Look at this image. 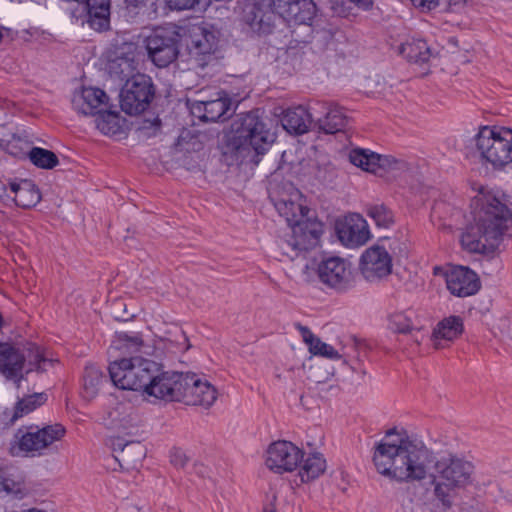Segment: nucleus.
I'll return each instance as SVG.
<instances>
[{
  "instance_id": "obj_26",
  "label": "nucleus",
  "mask_w": 512,
  "mask_h": 512,
  "mask_svg": "<svg viewBox=\"0 0 512 512\" xmlns=\"http://www.w3.org/2000/svg\"><path fill=\"white\" fill-rule=\"evenodd\" d=\"M463 321L459 316H449L440 321L433 331V345L436 349L445 347L443 342H452L463 333Z\"/></svg>"
},
{
  "instance_id": "obj_20",
  "label": "nucleus",
  "mask_w": 512,
  "mask_h": 512,
  "mask_svg": "<svg viewBox=\"0 0 512 512\" xmlns=\"http://www.w3.org/2000/svg\"><path fill=\"white\" fill-rule=\"evenodd\" d=\"M349 160L356 167L372 173H378L380 169L401 170L405 167L402 161L360 148L350 151Z\"/></svg>"
},
{
  "instance_id": "obj_42",
  "label": "nucleus",
  "mask_w": 512,
  "mask_h": 512,
  "mask_svg": "<svg viewBox=\"0 0 512 512\" xmlns=\"http://www.w3.org/2000/svg\"><path fill=\"white\" fill-rule=\"evenodd\" d=\"M309 351L314 355H319L328 359H340V354L329 344L322 342L319 338L314 340Z\"/></svg>"
},
{
  "instance_id": "obj_21",
  "label": "nucleus",
  "mask_w": 512,
  "mask_h": 512,
  "mask_svg": "<svg viewBox=\"0 0 512 512\" xmlns=\"http://www.w3.org/2000/svg\"><path fill=\"white\" fill-rule=\"evenodd\" d=\"M108 100L109 98L103 90L87 87L74 93L72 106L79 114L98 115L108 108Z\"/></svg>"
},
{
  "instance_id": "obj_16",
  "label": "nucleus",
  "mask_w": 512,
  "mask_h": 512,
  "mask_svg": "<svg viewBox=\"0 0 512 512\" xmlns=\"http://www.w3.org/2000/svg\"><path fill=\"white\" fill-rule=\"evenodd\" d=\"M180 402L186 405L210 408L218 398V391L206 379L194 373H185Z\"/></svg>"
},
{
  "instance_id": "obj_19",
  "label": "nucleus",
  "mask_w": 512,
  "mask_h": 512,
  "mask_svg": "<svg viewBox=\"0 0 512 512\" xmlns=\"http://www.w3.org/2000/svg\"><path fill=\"white\" fill-rule=\"evenodd\" d=\"M339 240L346 247L355 248L364 245L370 238L366 220L357 213H351L336 225Z\"/></svg>"
},
{
  "instance_id": "obj_40",
  "label": "nucleus",
  "mask_w": 512,
  "mask_h": 512,
  "mask_svg": "<svg viewBox=\"0 0 512 512\" xmlns=\"http://www.w3.org/2000/svg\"><path fill=\"white\" fill-rule=\"evenodd\" d=\"M367 215L378 227L389 228L394 223L393 212L383 204L368 206Z\"/></svg>"
},
{
  "instance_id": "obj_29",
  "label": "nucleus",
  "mask_w": 512,
  "mask_h": 512,
  "mask_svg": "<svg viewBox=\"0 0 512 512\" xmlns=\"http://www.w3.org/2000/svg\"><path fill=\"white\" fill-rule=\"evenodd\" d=\"M87 23L96 31H105L110 26V0H86Z\"/></svg>"
},
{
  "instance_id": "obj_4",
  "label": "nucleus",
  "mask_w": 512,
  "mask_h": 512,
  "mask_svg": "<svg viewBox=\"0 0 512 512\" xmlns=\"http://www.w3.org/2000/svg\"><path fill=\"white\" fill-rule=\"evenodd\" d=\"M481 161L494 170H503L512 163V129L503 126H482L474 136Z\"/></svg>"
},
{
  "instance_id": "obj_18",
  "label": "nucleus",
  "mask_w": 512,
  "mask_h": 512,
  "mask_svg": "<svg viewBox=\"0 0 512 512\" xmlns=\"http://www.w3.org/2000/svg\"><path fill=\"white\" fill-rule=\"evenodd\" d=\"M443 272L447 289L457 297H467L478 292L479 279L472 270L463 266H453L443 271L439 267L434 268V273Z\"/></svg>"
},
{
  "instance_id": "obj_17",
  "label": "nucleus",
  "mask_w": 512,
  "mask_h": 512,
  "mask_svg": "<svg viewBox=\"0 0 512 512\" xmlns=\"http://www.w3.org/2000/svg\"><path fill=\"white\" fill-rule=\"evenodd\" d=\"M276 12L272 0H244L242 20L258 33H270L274 26Z\"/></svg>"
},
{
  "instance_id": "obj_3",
  "label": "nucleus",
  "mask_w": 512,
  "mask_h": 512,
  "mask_svg": "<svg viewBox=\"0 0 512 512\" xmlns=\"http://www.w3.org/2000/svg\"><path fill=\"white\" fill-rule=\"evenodd\" d=\"M57 363L58 360L50 352L36 343L0 342V373L6 380L12 381L17 389L33 372L46 373Z\"/></svg>"
},
{
  "instance_id": "obj_12",
  "label": "nucleus",
  "mask_w": 512,
  "mask_h": 512,
  "mask_svg": "<svg viewBox=\"0 0 512 512\" xmlns=\"http://www.w3.org/2000/svg\"><path fill=\"white\" fill-rule=\"evenodd\" d=\"M184 376L185 373L164 371L157 363L156 372L151 373L143 392L159 400L180 402Z\"/></svg>"
},
{
  "instance_id": "obj_52",
  "label": "nucleus",
  "mask_w": 512,
  "mask_h": 512,
  "mask_svg": "<svg viewBox=\"0 0 512 512\" xmlns=\"http://www.w3.org/2000/svg\"><path fill=\"white\" fill-rule=\"evenodd\" d=\"M263 512H277L276 508L273 504H270L269 506H266L263 510Z\"/></svg>"
},
{
  "instance_id": "obj_39",
  "label": "nucleus",
  "mask_w": 512,
  "mask_h": 512,
  "mask_svg": "<svg viewBox=\"0 0 512 512\" xmlns=\"http://www.w3.org/2000/svg\"><path fill=\"white\" fill-rule=\"evenodd\" d=\"M104 380V376L96 366H88L85 369L83 387L87 397L93 398L97 395Z\"/></svg>"
},
{
  "instance_id": "obj_6",
  "label": "nucleus",
  "mask_w": 512,
  "mask_h": 512,
  "mask_svg": "<svg viewBox=\"0 0 512 512\" xmlns=\"http://www.w3.org/2000/svg\"><path fill=\"white\" fill-rule=\"evenodd\" d=\"M157 362L142 356L122 358L112 362L109 374L114 385L123 390H142L151 373L156 372Z\"/></svg>"
},
{
  "instance_id": "obj_49",
  "label": "nucleus",
  "mask_w": 512,
  "mask_h": 512,
  "mask_svg": "<svg viewBox=\"0 0 512 512\" xmlns=\"http://www.w3.org/2000/svg\"><path fill=\"white\" fill-rule=\"evenodd\" d=\"M467 0H441L440 3H442L445 6L446 10L449 11H456L462 8Z\"/></svg>"
},
{
  "instance_id": "obj_37",
  "label": "nucleus",
  "mask_w": 512,
  "mask_h": 512,
  "mask_svg": "<svg viewBox=\"0 0 512 512\" xmlns=\"http://www.w3.org/2000/svg\"><path fill=\"white\" fill-rule=\"evenodd\" d=\"M95 121L97 129L104 135L113 136L120 132L119 117L116 113L109 111L108 108L99 113Z\"/></svg>"
},
{
  "instance_id": "obj_38",
  "label": "nucleus",
  "mask_w": 512,
  "mask_h": 512,
  "mask_svg": "<svg viewBox=\"0 0 512 512\" xmlns=\"http://www.w3.org/2000/svg\"><path fill=\"white\" fill-rule=\"evenodd\" d=\"M28 157L35 166L42 169H52L59 163L54 152L40 147H33L29 151Z\"/></svg>"
},
{
  "instance_id": "obj_22",
  "label": "nucleus",
  "mask_w": 512,
  "mask_h": 512,
  "mask_svg": "<svg viewBox=\"0 0 512 512\" xmlns=\"http://www.w3.org/2000/svg\"><path fill=\"white\" fill-rule=\"evenodd\" d=\"M231 107V100L222 94L213 100H197L191 104V113L203 122H216L226 119Z\"/></svg>"
},
{
  "instance_id": "obj_32",
  "label": "nucleus",
  "mask_w": 512,
  "mask_h": 512,
  "mask_svg": "<svg viewBox=\"0 0 512 512\" xmlns=\"http://www.w3.org/2000/svg\"><path fill=\"white\" fill-rule=\"evenodd\" d=\"M400 53L410 62L428 63L436 54L425 40L413 39L400 47Z\"/></svg>"
},
{
  "instance_id": "obj_34",
  "label": "nucleus",
  "mask_w": 512,
  "mask_h": 512,
  "mask_svg": "<svg viewBox=\"0 0 512 512\" xmlns=\"http://www.w3.org/2000/svg\"><path fill=\"white\" fill-rule=\"evenodd\" d=\"M417 317L413 310H395L388 315V328L396 333L408 334L417 329Z\"/></svg>"
},
{
  "instance_id": "obj_46",
  "label": "nucleus",
  "mask_w": 512,
  "mask_h": 512,
  "mask_svg": "<svg viewBox=\"0 0 512 512\" xmlns=\"http://www.w3.org/2000/svg\"><path fill=\"white\" fill-rule=\"evenodd\" d=\"M297 0H272L276 14L282 16Z\"/></svg>"
},
{
  "instance_id": "obj_24",
  "label": "nucleus",
  "mask_w": 512,
  "mask_h": 512,
  "mask_svg": "<svg viewBox=\"0 0 512 512\" xmlns=\"http://www.w3.org/2000/svg\"><path fill=\"white\" fill-rule=\"evenodd\" d=\"M102 420L107 428L119 432H125L136 426V417L132 407L124 403H117L107 410Z\"/></svg>"
},
{
  "instance_id": "obj_15",
  "label": "nucleus",
  "mask_w": 512,
  "mask_h": 512,
  "mask_svg": "<svg viewBox=\"0 0 512 512\" xmlns=\"http://www.w3.org/2000/svg\"><path fill=\"white\" fill-rule=\"evenodd\" d=\"M392 256L380 244L367 248L360 258V272L369 282H378L392 272Z\"/></svg>"
},
{
  "instance_id": "obj_11",
  "label": "nucleus",
  "mask_w": 512,
  "mask_h": 512,
  "mask_svg": "<svg viewBox=\"0 0 512 512\" xmlns=\"http://www.w3.org/2000/svg\"><path fill=\"white\" fill-rule=\"evenodd\" d=\"M269 198L289 226L296 223L297 220L306 218L308 209L301 203L302 195L293 184L286 182L282 185L271 186Z\"/></svg>"
},
{
  "instance_id": "obj_25",
  "label": "nucleus",
  "mask_w": 512,
  "mask_h": 512,
  "mask_svg": "<svg viewBox=\"0 0 512 512\" xmlns=\"http://www.w3.org/2000/svg\"><path fill=\"white\" fill-rule=\"evenodd\" d=\"M7 196L11 197L17 206L26 209L34 207L41 199L40 192L30 180L10 182Z\"/></svg>"
},
{
  "instance_id": "obj_28",
  "label": "nucleus",
  "mask_w": 512,
  "mask_h": 512,
  "mask_svg": "<svg viewBox=\"0 0 512 512\" xmlns=\"http://www.w3.org/2000/svg\"><path fill=\"white\" fill-rule=\"evenodd\" d=\"M318 106L327 110L323 118L316 120L315 125L319 130L327 134H334L346 127L348 118L341 107L334 104H318Z\"/></svg>"
},
{
  "instance_id": "obj_43",
  "label": "nucleus",
  "mask_w": 512,
  "mask_h": 512,
  "mask_svg": "<svg viewBox=\"0 0 512 512\" xmlns=\"http://www.w3.org/2000/svg\"><path fill=\"white\" fill-rule=\"evenodd\" d=\"M170 461L176 468H184L189 462V457L183 450L175 448L171 451Z\"/></svg>"
},
{
  "instance_id": "obj_5",
  "label": "nucleus",
  "mask_w": 512,
  "mask_h": 512,
  "mask_svg": "<svg viewBox=\"0 0 512 512\" xmlns=\"http://www.w3.org/2000/svg\"><path fill=\"white\" fill-rule=\"evenodd\" d=\"M275 138L269 123L259 115V110H254L240 117L234 143L238 150H253L260 155L269 149Z\"/></svg>"
},
{
  "instance_id": "obj_10",
  "label": "nucleus",
  "mask_w": 512,
  "mask_h": 512,
  "mask_svg": "<svg viewBox=\"0 0 512 512\" xmlns=\"http://www.w3.org/2000/svg\"><path fill=\"white\" fill-rule=\"evenodd\" d=\"M154 95L150 77L136 74L126 80L121 93L120 105L122 110L130 115L143 112Z\"/></svg>"
},
{
  "instance_id": "obj_30",
  "label": "nucleus",
  "mask_w": 512,
  "mask_h": 512,
  "mask_svg": "<svg viewBox=\"0 0 512 512\" xmlns=\"http://www.w3.org/2000/svg\"><path fill=\"white\" fill-rule=\"evenodd\" d=\"M281 122L283 128L289 133L303 134L309 130L313 119L305 107L298 106L287 109L283 114Z\"/></svg>"
},
{
  "instance_id": "obj_44",
  "label": "nucleus",
  "mask_w": 512,
  "mask_h": 512,
  "mask_svg": "<svg viewBox=\"0 0 512 512\" xmlns=\"http://www.w3.org/2000/svg\"><path fill=\"white\" fill-rule=\"evenodd\" d=\"M494 487L497 489L498 494L494 495V492L491 491L490 495H492L495 501H505L508 503H512V491L503 487L500 484H495Z\"/></svg>"
},
{
  "instance_id": "obj_45",
  "label": "nucleus",
  "mask_w": 512,
  "mask_h": 512,
  "mask_svg": "<svg viewBox=\"0 0 512 512\" xmlns=\"http://www.w3.org/2000/svg\"><path fill=\"white\" fill-rule=\"evenodd\" d=\"M411 2L414 7L422 12L431 11L440 4V0H411Z\"/></svg>"
},
{
  "instance_id": "obj_35",
  "label": "nucleus",
  "mask_w": 512,
  "mask_h": 512,
  "mask_svg": "<svg viewBox=\"0 0 512 512\" xmlns=\"http://www.w3.org/2000/svg\"><path fill=\"white\" fill-rule=\"evenodd\" d=\"M115 347L128 354L140 353L144 355H151L153 351V348L146 344L139 334H118Z\"/></svg>"
},
{
  "instance_id": "obj_51",
  "label": "nucleus",
  "mask_w": 512,
  "mask_h": 512,
  "mask_svg": "<svg viewBox=\"0 0 512 512\" xmlns=\"http://www.w3.org/2000/svg\"><path fill=\"white\" fill-rule=\"evenodd\" d=\"M2 486L3 489L8 493H14L18 491V489H15V483L7 479L3 480Z\"/></svg>"
},
{
  "instance_id": "obj_36",
  "label": "nucleus",
  "mask_w": 512,
  "mask_h": 512,
  "mask_svg": "<svg viewBox=\"0 0 512 512\" xmlns=\"http://www.w3.org/2000/svg\"><path fill=\"white\" fill-rule=\"evenodd\" d=\"M46 401L47 395L45 393H34L19 398L15 404L14 413L11 420L15 421L19 418H22L23 416L42 406Z\"/></svg>"
},
{
  "instance_id": "obj_33",
  "label": "nucleus",
  "mask_w": 512,
  "mask_h": 512,
  "mask_svg": "<svg viewBox=\"0 0 512 512\" xmlns=\"http://www.w3.org/2000/svg\"><path fill=\"white\" fill-rule=\"evenodd\" d=\"M316 15V5L313 0H297L281 16L294 24H309Z\"/></svg>"
},
{
  "instance_id": "obj_31",
  "label": "nucleus",
  "mask_w": 512,
  "mask_h": 512,
  "mask_svg": "<svg viewBox=\"0 0 512 512\" xmlns=\"http://www.w3.org/2000/svg\"><path fill=\"white\" fill-rule=\"evenodd\" d=\"M326 467V460L321 453H310L306 458L303 457L299 464L297 477L300 479V483H309L321 476Z\"/></svg>"
},
{
  "instance_id": "obj_23",
  "label": "nucleus",
  "mask_w": 512,
  "mask_h": 512,
  "mask_svg": "<svg viewBox=\"0 0 512 512\" xmlns=\"http://www.w3.org/2000/svg\"><path fill=\"white\" fill-rule=\"evenodd\" d=\"M218 33L207 25H193L189 30L190 53L194 56H206L215 52L219 42Z\"/></svg>"
},
{
  "instance_id": "obj_7",
  "label": "nucleus",
  "mask_w": 512,
  "mask_h": 512,
  "mask_svg": "<svg viewBox=\"0 0 512 512\" xmlns=\"http://www.w3.org/2000/svg\"><path fill=\"white\" fill-rule=\"evenodd\" d=\"M66 434L65 427L60 423L46 425L42 428L30 426L26 430L19 429L15 434L16 446L26 456H40L44 451L55 447Z\"/></svg>"
},
{
  "instance_id": "obj_8",
  "label": "nucleus",
  "mask_w": 512,
  "mask_h": 512,
  "mask_svg": "<svg viewBox=\"0 0 512 512\" xmlns=\"http://www.w3.org/2000/svg\"><path fill=\"white\" fill-rule=\"evenodd\" d=\"M181 35L175 25L160 26L145 38V47L151 61L158 67H167L178 56Z\"/></svg>"
},
{
  "instance_id": "obj_27",
  "label": "nucleus",
  "mask_w": 512,
  "mask_h": 512,
  "mask_svg": "<svg viewBox=\"0 0 512 512\" xmlns=\"http://www.w3.org/2000/svg\"><path fill=\"white\" fill-rule=\"evenodd\" d=\"M110 444L114 452L119 454L115 456L116 460L122 465L126 466L136 465L142 460L145 451L140 442L137 441H124L120 437L110 439Z\"/></svg>"
},
{
  "instance_id": "obj_1",
  "label": "nucleus",
  "mask_w": 512,
  "mask_h": 512,
  "mask_svg": "<svg viewBox=\"0 0 512 512\" xmlns=\"http://www.w3.org/2000/svg\"><path fill=\"white\" fill-rule=\"evenodd\" d=\"M372 460L380 475L398 483L420 482L429 475L433 495L444 506L475 480L472 461L453 453L433 461V452L403 429L386 431L374 445Z\"/></svg>"
},
{
  "instance_id": "obj_41",
  "label": "nucleus",
  "mask_w": 512,
  "mask_h": 512,
  "mask_svg": "<svg viewBox=\"0 0 512 512\" xmlns=\"http://www.w3.org/2000/svg\"><path fill=\"white\" fill-rule=\"evenodd\" d=\"M137 68V64L133 57L124 56L117 57L112 60L110 65V70L112 73L116 74L120 80L129 79L128 77H132L134 71Z\"/></svg>"
},
{
  "instance_id": "obj_47",
  "label": "nucleus",
  "mask_w": 512,
  "mask_h": 512,
  "mask_svg": "<svg viewBox=\"0 0 512 512\" xmlns=\"http://www.w3.org/2000/svg\"><path fill=\"white\" fill-rule=\"evenodd\" d=\"M297 329L299 330V332L301 333V336L303 338V341L308 345V347L310 348L314 342V340H316L318 337H316L312 332L311 330L306 327V326H303L301 324H297L296 325Z\"/></svg>"
},
{
  "instance_id": "obj_9",
  "label": "nucleus",
  "mask_w": 512,
  "mask_h": 512,
  "mask_svg": "<svg viewBox=\"0 0 512 512\" xmlns=\"http://www.w3.org/2000/svg\"><path fill=\"white\" fill-rule=\"evenodd\" d=\"M292 235L289 239L281 242L280 248L283 254L291 260L298 257L302 252H307L319 245L320 237L323 233L321 222L304 218L297 220L290 226Z\"/></svg>"
},
{
  "instance_id": "obj_13",
  "label": "nucleus",
  "mask_w": 512,
  "mask_h": 512,
  "mask_svg": "<svg viewBox=\"0 0 512 512\" xmlns=\"http://www.w3.org/2000/svg\"><path fill=\"white\" fill-rule=\"evenodd\" d=\"M317 272L323 284L337 291H345L353 286L352 265L344 258L331 256L323 259Z\"/></svg>"
},
{
  "instance_id": "obj_2",
  "label": "nucleus",
  "mask_w": 512,
  "mask_h": 512,
  "mask_svg": "<svg viewBox=\"0 0 512 512\" xmlns=\"http://www.w3.org/2000/svg\"><path fill=\"white\" fill-rule=\"evenodd\" d=\"M470 207L473 222L461 236L465 250L485 253L494 250L504 236H512V202L506 196L482 189Z\"/></svg>"
},
{
  "instance_id": "obj_50",
  "label": "nucleus",
  "mask_w": 512,
  "mask_h": 512,
  "mask_svg": "<svg viewBox=\"0 0 512 512\" xmlns=\"http://www.w3.org/2000/svg\"><path fill=\"white\" fill-rule=\"evenodd\" d=\"M349 3L354 4L359 9L364 11L370 10L373 6L372 0H347Z\"/></svg>"
},
{
  "instance_id": "obj_48",
  "label": "nucleus",
  "mask_w": 512,
  "mask_h": 512,
  "mask_svg": "<svg viewBox=\"0 0 512 512\" xmlns=\"http://www.w3.org/2000/svg\"><path fill=\"white\" fill-rule=\"evenodd\" d=\"M149 0H125L126 7L130 12L137 13L143 9Z\"/></svg>"
},
{
  "instance_id": "obj_14",
  "label": "nucleus",
  "mask_w": 512,
  "mask_h": 512,
  "mask_svg": "<svg viewBox=\"0 0 512 512\" xmlns=\"http://www.w3.org/2000/svg\"><path fill=\"white\" fill-rule=\"evenodd\" d=\"M266 454V466L278 474L296 470L305 455L302 449L286 440L270 444Z\"/></svg>"
}]
</instances>
